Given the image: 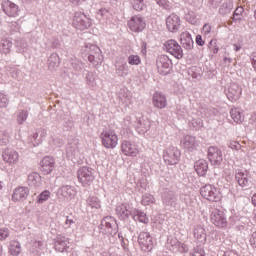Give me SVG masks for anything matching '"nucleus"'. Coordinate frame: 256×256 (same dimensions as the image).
Listing matches in <instances>:
<instances>
[{
    "instance_id": "1",
    "label": "nucleus",
    "mask_w": 256,
    "mask_h": 256,
    "mask_svg": "<svg viewBox=\"0 0 256 256\" xmlns=\"http://www.w3.org/2000/svg\"><path fill=\"white\" fill-rule=\"evenodd\" d=\"M100 139L102 141V145L106 149H115V147L119 145V136L117 135V132L112 129L103 130L100 134Z\"/></svg>"
},
{
    "instance_id": "2",
    "label": "nucleus",
    "mask_w": 256,
    "mask_h": 256,
    "mask_svg": "<svg viewBox=\"0 0 256 256\" xmlns=\"http://www.w3.org/2000/svg\"><path fill=\"white\" fill-rule=\"evenodd\" d=\"M73 25L76 29L85 31V29H89V27L93 25V19L83 12H75L73 16Z\"/></svg>"
},
{
    "instance_id": "3",
    "label": "nucleus",
    "mask_w": 256,
    "mask_h": 256,
    "mask_svg": "<svg viewBox=\"0 0 256 256\" xmlns=\"http://www.w3.org/2000/svg\"><path fill=\"white\" fill-rule=\"evenodd\" d=\"M235 179L239 187L244 189V191L253 188V180L251 179L249 171L241 169L236 170Z\"/></svg>"
},
{
    "instance_id": "4",
    "label": "nucleus",
    "mask_w": 256,
    "mask_h": 256,
    "mask_svg": "<svg viewBox=\"0 0 256 256\" xmlns=\"http://www.w3.org/2000/svg\"><path fill=\"white\" fill-rule=\"evenodd\" d=\"M77 177L83 187H89L95 181V170L89 167H82L78 170Z\"/></svg>"
},
{
    "instance_id": "5",
    "label": "nucleus",
    "mask_w": 256,
    "mask_h": 256,
    "mask_svg": "<svg viewBox=\"0 0 256 256\" xmlns=\"http://www.w3.org/2000/svg\"><path fill=\"white\" fill-rule=\"evenodd\" d=\"M181 159V151L175 146L166 148L163 152V160L167 165H177Z\"/></svg>"
},
{
    "instance_id": "6",
    "label": "nucleus",
    "mask_w": 256,
    "mask_h": 256,
    "mask_svg": "<svg viewBox=\"0 0 256 256\" xmlns=\"http://www.w3.org/2000/svg\"><path fill=\"white\" fill-rule=\"evenodd\" d=\"M200 195L208 201H219L221 199V193L215 186L208 184L200 189Z\"/></svg>"
},
{
    "instance_id": "7",
    "label": "nucleus",
    "mask_w": 256,
    "mask_h": 256,
    "mask_svg": "<svg viewBox=\"0 0 256 256\" xmlns=\"http://www.w3.org/2000/svg\"><path fill=\"white\" fill-rule=\"evenodd\" d=\"M156 66L160 75H167L171 71L173 62L167 55H160L156 59Z\"/></svg>"
},
{
    "instance_id": "8",
    "label": "nucleus",
    "mask_w": 256,
    "mask_h": 256,
    "mask_svg": "<svg viewBox=\"0 0 256 256\" xmlns=\"http://www.w3.org/2000/svg\"><path fill=\"white\" fill-rule=\"evenodd\" d=\"M101 229L106 235H115L117 233V220L113 216H106L101 221Z\"/></svg>"
},
{
    "instance_id": "9",
    "label": "nucleus",
    "mask_w": 256,
    "mask_h": 256,
    "mask_svg": "<svg viewBox=\"0 0 256 256\" xmlns=\"http://www.w3.org/2000/svg\"><path fill=\"white\" fill-rule=\"evenodd\" d=\"M164 47L167 53H170V55H173L176 59H183V48H181L177 40L171 39L166 41Z\"/></svg>"
},
{
    "instance_id": "10",
    "label": "nucleus",
    "mask_w": 256,
    "mask_h": 256,
    "mask_svg": "<svg viewBox=\"0 0 256 256\" xmlns=\"http://www.w3.org/2000/svg\"><path fill=\"white\" fill-rule=\"evenodd\" d=\"M138 243L141 250L145 253L153 251V237H151L149 232H140L138 235Z\"/></svg>"
},
{
    "instance_id": "11",
    "label": "nucleus",
    "mask_w": 256,
    "mask_h": 256,
    "mask_svg": "<svg viewBox=\"0 0 256 256\" xmlns=\"http://www.w3.org/2000/svg\"><path fill=\"white\" fill-rule=\"evenodd\" d=\"M210 221L216 227H227V217L225 216V213L219 209L212 210L210 215Z\"/></svg>"
},
{
    "instance_id": "12",
    "label": "nucleus",
    "mask_w": 256,
    "mask_h": 256,
    "mask_svg": "<svg viewBox=\"0 0 256 256\" xmlns=\"http://www.w3.org/2000/svg\"><path fill=\"white\" fill-rule=\"evenodd\" d=\"M128 27L130 31L134 33H141L147 27V23L145 22V18L141 17L140 15L133 16L128 21Z\"/></svg>"
},
{
    "instance_id": "13",
    "label": "nucleus",
    "mask_w": 256,
    "mask_h": 256,
    "mask_svg": "<svg viewBox=\"0 0 256 256\" xmlns=\"http://www.w3.org/2000/svg\"><path fill=\"white\" fill-rule=\"evenodd\" d=\"M134 211H135V208H131V206L128 203H122L116 207V215L122 221H127L129 217H133Z\"/></svg>"
},
{
    "instance_id": "14",
    "label": "nucleus",
    "mask_w": 256,
    "mask_h": 256,
    "mask_svg": "<svg viewBox=\"0 0 256 256\" xmlns=\"http://www.w3.org/2000/svg\"><path fill=\"white\" fill-rule=\"evenodd\" d=\"M208 159L212 165H220L223 161V152L215 146L208 148Z\"/></svg>"
},
{
    "instance_id": "15",
    "label": "nucleus",
    "mask_w": 256,
    "mask_h": 256,
    "mask_svg": "<svg viewBox=\"0 0 256 256\" xmlns=\"http://www.w3.org/2000/svg\"><path fill=\"white\" fill-rule=\"evenodd\" d=\"M181 145L186 151H189L192 153V151H197L199 148V141H197V138L195 136L186 135L181 140Z\"/></svg>"
},
{
    "instance_id": "16",
    "label": "nucleus",
    "mask_w": 256,
    "mask_h": 256,
    "mask_svg": "<svg viewBox=\"0 0 256 256\" xmlns=\"http://www.w3.org/2000/svg\"><path fill=\"white\" fill-rule=\"evenodd\" d=\"M166 27L170 33H177L181 27V18L176 14H171L166 18Z\"/></svg>"
},
{
    "instance_id": "17",
    "label": "nucleus",
    "mask_w": 256,
    "mask_h": 256,
    "mask_svg": "<svg viewBox=\"0 0 256 256\" xmlns=\"http://www.w3.org/2000/svg\"><path fill=\"white\" fill-rule=\"evenodd\" d=\"M121 150L127 157H137L139 155V149L134 143L124 140L121 144Z\"/></svg>"
},
{
    "instance_id": "18",
    "label": "nucleus",
    "mask_w": 256,
    "mask_h": 256,
    "mask_svg": "<svg viewBox=\"0 0 256 256\" xmlns=\"http://www.w3.org/2000/svg\"><path fill=\"white\" fill-rule=\"evenodd\" d=\"M3 161L9 165H15L19 161V152L13 148H6L2 153Z\"/></svg>"
},
{
    "instance_id": "19",
    "label": "nucleus",
    "mask_w": 256,
    "mask_h": 256,
    "mask_svg": "<svg viewBox=\"0 0 256 256\" xmlns=\"http://www.w3.org/2000/svg\"><path fill=\"white\" fill-rule=\"evenodd\" d=\"M226 97H228L229 101H238L241 97V87L237 83H232L226 90Z\"/></svg>"
},
{
    "instance_id": "20",
    "label": "nucleus",
    "mask_w": 256,
    "mask_h": 256,
    "mask_svg": "<svg viewBox=\"0 0 256 256\" xmlns=\"http://www.w3.org/2000/svg\"><path fill=\"white\" fill-rule=\"evenodd\" d=\"M134 127L140 135H145L151 129V121L148 118L142 117L134 123Z\"/></svg>"
},
{
    "instance_id": "21",
    "label": "nucleus",
    "mask_w": 256,
    "mask_h": 256,
    "mask_svg": "<svg viewBox=\"0 0 256 256\" xmlns=\"http://www.w3.org/2000/svg\"><path fill=\"white\" fill-rule=\"evenodd\" d=\"M168 245H170V250L174 253H187L189 251L187 245L181 243L177 238H169Z\"/></svg>"
},
{
    "instance_id": "22",
    "label": "nucleus",
    "mask_w": 256,
    "mask_h": 256,
    "mask_svg": "<svg viewBox=\"0 0 256 256\" xmlns=\"http://www.w3.org/2000/svg\"><path fill=\"white\" fill-rule=\"evenodd\" d=\"M41 171L44 175H49L55 169V160L49 156L44 157L41 162Z\"/></svg>"
},
{
    "instance_id": "23",
    "label": "nucleus",
    "mask_w": 256,
    "mask_h": 256,
    "mask_svg": "<svg viewBox=\"0 0 256 256\" xmlns=\"http://www.w3.org/2000/svg\"><path fill=\"white\" fill-rule=\"evenodd\" d=\"M162 203L165 207H177V194L173 191H166L162 194Z\"/></svg>"
},
{
    "instance_id": "24",
    "label": "nucleus",
    "mask_w": 256,
    "mask_h": 256,
    "mask_svg": "<svg viewBox=\"0 0 256 256\" xmlns=\"http://www.w3.org/2000/svg\"><path fill=\"white\" fill-rule=\"evenodd\" d=\"M77 195V190L73 186L64 185L58 189V196L62 199H73Z\"/></svg>"
},
{
    "instance_id": "25",
    "label": "nucleus",
    "mask_w": 256,
    "mask_h": 256,
    "mask_svg": "<svg viewBox=\"0 0 256 256\" xmlns=\"http://www.w3.org/2000/svg\"><path fill=\"white\" fill-rule=\"evenodd\" d=\"M28 196H29V188L20 186L14 190L12 194V201L16 203L19 201H25V199H27Z\"/></svg>"
},
{
    "instance_id": "26",
    "label": "nucleus",
    "mask_w": 256,
    "mask_h": 256,
    "mask_svg": "<svg viewBox=\"0 0 256 256\" xmlns=\"http://www.w3.org/2000/svg\"><path fill=\"white\" fill-rule=\"evenodd\" d=\"M153 105L157 109H165L167 107V97L161 92H156L153 95Z\"/></svg>"
},
{
    "instance_id": "27",
    "label": "nucleus",
    "mask_w": 256,
    "mask_h": 256,
    "mask_svg": "<svg viewBox=\"0 0 256 256\" xmlns=\"http://www.w3.org/2000/svg\"><path fill=\"white\" fill-rule=\"evenodd\" d=\"M27 183L31 189H39L41 187V175L37 172H32L28 175Z\"/></svg>"
},
{
    "instance_id": "28",
    "label": "nucleus",
    "mask_w": 256,
    "mask_h": 256,
    "mask_svg": "<svg viewBox=\"0 0 256 256\" xmlns=\"http://www.w3.org/2000/svg\"><path fill=\"white\" fill-rule=\"evenodd\" d=\"M194 169L200 177H205V175H207V171H209V164L205 160L201 159L195 162Z\"/></svg>"
},
{
    "instance_id": "29",
    "label": "nucleus",
    "mask_w": 256,
    "mask_h": 256,
    "mask_svg": "<svg viewBox=\"0 0 256 256\" xmlns=\"http://www.w3.org/2000/svg\"><path fill=\"white\" fill-rule=\"evenodd\" d=\"M180 43L183 48L190 51V49L193 48V38L191 37V34L189 32H182L180 34Z\"/></svg>"
},
{
    "instance_id": "30",
    "label": "nucleus",
    "mask_w": 256,
    "mask_h": 256,
    "mask_svg": "<svg viewBox=\"0 0 256 256\" xmlns=\"http://www.w3.org/2000/svg\"><path fill=\"white\" fill-rule=\"evenodd\" d=\"M193 235L199 243H205L207 241V232H205V228H203V226H196L194 228Z\"/></svg>"
},
{
    "instance_id": "31",
    "label": "nucleus",
    "mask_w": 256,
    "mask_h": 256,
    "mask_svg": "<svg viewBox=\"0 0 256 256\" xmlns=\"http://www.w3.org/2000/svg\"><path fill=\"white\" fill-rule=\"evenodd\" d=\"M3 11L8 15V17H17V15H19V6L15 3L7 2Z\"/></svg>"
},
{
    "instance_id": "32",
    "label": "nucleus",
    "mask_w": 256,
    "mask_h": 256,
    "mask_svg": "<svg viewBox=\"0 0 256 256\" xmlns=\"http://www.w3.org/2000/svg\"><path fill=\"white\" fill-rule=\"evenodd\" d=\"M132 217H133L134 221H139L140 223H144L145 225H147V223H149V218L147 217V214H145L144 212H142L139 209L134 208Z\"/></svg>"
},
{
    "instance_id": "33",
    "label": "nucleus",
    "mask_w": 256,
    "mask_h": 256,
    "mask_svg": "<svg viewBox=\"0 0 256 256\" xmlns=\"http://www.w3.org/2000/svg\"><path fill=\"white\" fill-rule=\"evenodd\" d=\"M60 63L61 59L59 58V54L57 53H52L48 58V67L50 70L57 69Z\"/></svg>"
},
{
    "instance_id": "34",
    "label": "nucleus",
    "mask_w": 256,
    "mask_h": 256,
    "mask_svg": "<svg viewBox=\"0 0 256 256\" xmlns=\"http://www.w3.org/2000/svg\"><path fill=\"white\" fill-rule=\"evenodd\" d=\"M9 253L12 256L21 255V243H19V241H17V240L10 241Z\"/></svg>"
},
{
    "instance_id": "35",
    "label": "nucleus",
    "mask_w": 256,
    "mask_h": 256,
    "mask_svg": "<svg viewBox=\"0 0 256 256\" xmlns=\"http://www.w3.org/2000/svg\"><path fill=\"white\" fill-rule=\"evenodd\" d=\"M180 201L185 204L186 207H195L196 199L191 194H181Z\"/></svg>"
},
{
    "instance_id": "36",
    "label": "nucleus",
    "mask_w": 256,
    "mask_h": 256,
    "mask_svg": "<svg viewBox=\"0 0 256 256\" xmlns=\"http://www.w3.org/2000/svg\"><path fill=\"white\" fill-rule=\"evenodd\" d=\"M116 73L118 77H127L129 75V65L127 63L116 65Z\"/></svg>"
},
{
    "instance_id": "37",
    "label": "nucleus",
    "mask_w": 256,
    "mask_h": 256,
    "mask_svg": "<svg viewBox=\"0 0 256 256\" xmlns=\"http://www.w3.org/2000/svg\"><path fill=\"white\" fill-rule=\"evenodd\" d=\"M87 206L92 209H99L101 207V200L97 196H89L87 199Z\"/></svg>"
},
{
    "instance_id": "38",
    "label": "nucleus",
    "mask_w": 256,
    "mask_h": 256,
    "mask_svg": "<svg viewBox=\"0 0 256 256\" xmlns=\"http://www.w3.org/2000/svg\"><path fill=\"white\" fill-rule=\"evenodd\" d=\"M11 47H13V42L9 39H3L0 45V49L2 53L5 55H8V53H11Z\"/></svg>"
},
{
    "instance_id": "39",
    "label": "nucleus",
    "mask_w": 256,
    "mask_h": 256,
    "mask_svg": "<svg viewBox=\"0 0 256 256\" xmlns=\"http://www.w3.org/2000/svg\"><path fill=\"white\" fill-rule=\"evenodd\" d=\"M230 115L235 123L243 122V114H241V110L238 108H233L230 111Z\"/></svg>"
},
{
    "instance_id": "40",
    "label": "nucleus",
    "mask_w": 256,
    "mask_h": 256,
    "mask_svg": "<svg viewBox=\"0 0 256 256\" xmlns=\"http://www.w3.org/2000/svg\"><path fill=\"white\" fill-rule=\"evenodd\" d=\"M88 61L93 65V67H98L103 63V54L88 55Z\"/></svg>"
},
{
    "instance_id": "41",
    "label": "nucleus",
    "mask_w": 256,
    "mask_h": 256,
    "mask_svg": "<svg viewBox=\"0 0 256 256\" xmlns=\"http://www.w3.org/2000/svg\"><path fill=\"white\" fill-rule=\"evenodd\" d=\"M72 65V69L75 71V74H79L81 73V71H83V69H85V63L81 62L78 59H75L71 62Z\"/></svg>"
},
{
    "instance_id": "42",
    "label": "nucleus",
    "mask_w": 256,
    "mask_h": 256,
    "mask_svg": "<svg viewBox=\"0 0 256 256\" xmlns=\"http://www.w3.org/2000/svg\"><path fill=\"white\" fill-rule=\"evenodd\" d=\"M27 117H29V111L27 110H19L17 113V123L18 125H23L27 121Z\"/></svg>"
},
{
    "instance_id": "43",
    "label": "nucleus",
    "mask_w": 256,
    "mask_h": 256,
    "mask_svg": "<svg viewBox=\"0 0 256 256\" xmlns=\"http://www.w3.org/2000/svg\"><path fill=\"white\" fill-rule=\"evenodd\" d=\"M50 197H51V192L49 190H44L42 193H40L37 196V203L41 205L46 201H49Z\"/></svg>"
},
{
    "instance_id": "44",
    "label": "nucleus",
    "mask_w": 256,
    "mask_h": 256,
    "mask_svg": "<svg viewBox=\"0 0 256 256\" xmlns=\"http://www.w3.org/2000/svg\"><path fill=\"white\" fill-rule=\"evenodd\" d=\"M66 153L69 157H77L79 155V148L77 147V144H69Z\"/></svg>"
},
{
    "instance_id": "45",
    "label": "nucleus",
    "mask_w": 256,
    "mask_h": 256,
    "mask_svg": "<svg viewBox=\"0 0 256 256\" xmlns=\"http://www.w3.org/2000/svg\"><path fill=\"white\" fill-rule=\"evenodd\" d=\"M135 11H143L145 9V0H130Z\"/></svg>"
},
{
    "instance_id": "46",
    "label": "nucleus",
    "mask_w": 256,
    "mask_h": 256,
    "mask_svg": "<svg viewBox=\"0 0 256 256\" xmlns=\"http://www.w3.org/2000/svg\"><path fill=\"white\" fill-rule=\"evenodd\" d=\"M190 123L192 127H194V129H201V127H203V120L201 118H198L197 115H194L192 117Z\"/></svg>"
},
{
    "instance_id": "47",
    "label": "nucleus",
    "mask_w": 256,
    "mask_h": 256,
    "mask_svg": "<svg viewBox=\"0 0 256 256\" xmlns=\"http://www.w3.org/2000/svg\"><path fill=\"white\" fill-rule=\"evenodd\" d=\"M185 19L186 21H188V23H191L192 25H195V23H197V15L192 10H188L185 15Z\"/></svg>"
},
{
    "instance_id": "48",
    "label": "nucleus",
    "mask_w": 256,
    "mask_h": 256,
    "mask_svg": "<svg viewBox=\"0 0 256 256\" xmlns=\"http://www.w3.org/2000/svg\"><path fill=\"white\" fill-rule=\"evenodd\" d=\"M141 203L142 205H151V203H155V197L151 194H144Z\"/></svg>"
},
{
    "instance_id": "49",
    "label": "nucleus",
    "mask_w": 256,
    "mask_h": 256,
    "mask_svg": "<svg viewBox=\"0 0 256 256\" xmlns=\"http://www.w3.org/2000/svg\"><path fill=\"white\" fill-rule=\"evenodd\" d=\"M129 65H141V58L139 55H130L128 57Z\"/></svg>"
},
{
    "instance_id": "50",
    "label": "nucleus",
    "mask_w": 256,
    "mask_h": 256,
    "mask_svg": "<svg viewBox=\"0 0 256 256\" xmlns=\"http://www.w3.org/2000/svg\"><path fill=\"white\" fill-rule=\"evenodd\" d=\"M88 55H101V48H99L97 45L90 44Z\"/></svg>"
},
{
    "instance_id": "51",
    "label": "nucleus",
    "mask_w": 256,
    "mask_h": 256,
    "mask_svg": "<svg viewBox=\"0 0 256 256\" xmlns=\"http://www.w3.org/2000/svg\"><path fill=\"white\" fill-rule=\"evenodd\" d=\"M7 105H9V98L0 92V108L7 107Z\"/></svg>"
},
{
    "instance_id": "52",
    "label": "nucleus",
    "mask_w": 256,
    "mask_h": 256,
    "mask_svg": "<svg viewBox=\"0 0 256 256\" xmlns=\"http://www.w3.org/2000/svg\"><path fill=\"white\" fill-rule=\"evenodd\" d=\"M232 6L229 3H224L221 8L219 9V12L221 13V15H225L227 13H229V11H231Z\"/></svg>"
},
{
    "instance_id": "53",
    "label": "nucleus",
    "mask_w": 256,
    "mask_h": 256,
    "mask_svg": "<svg viewBox=\"0 0 256 256\" xmlns=\"http://www.w3.org/2000/svg\"><path fill=\"white\" fill-rule=\"evenodd\" d=\"M190 256H205V250H203V248L200 247L194 248Z\"/></svg>"
},
{
    "instance_id": "54",
    "label": "nucleus",
    "mask_w": 256,
    "mask_h": 256,
    "mask_svg": "<svg viewBox=\"0 0 256 256\" xmlns=\"http://www.w3.org/2000/svg\"><path fill=\"white\" fill-rule=\"evenodd\" d=\"M156 3L159 7H163V9H171V4L167 0H156Z\"/></svg>"
},
{
    "instance_id": "55",
    "label": "nucleus",
    "mask_w": 256,
    "mask_h": 256,
    "mask_svg": "<svg viewBox=\"0 0 256 256\" xmlns=\"http://www.w3.org/2000/svg\"><path fill=\"white\" fill-rule=\"evenodd\" d=\"M9 237L8 228H0V241H5Z\"/></svg>"
},
{
    "instance_id": "56",
    "label": "nucleus",
    "mask_w": 256,
    "mask_h": 256,
    "mask_svg": "<svg viewBox=\"0 0 256 256\" xmlns=\"http://www.w3.org/2000/svg\"><path fill=\"white\" fill-rule=\"evenodd\" d=\"M50 144L54 147H62L63 146V140L61 138H52L50 140Z\"/></svg>"
},
{
    "instance_id": "57",
    "label": "nucleus",
    "mask_w": 256,
    "mask_h": 256,
    "mask_svg": "<svg viewBox=\"0 0 256 256\" xmlns=\"http://www.w3.org/2000/svg\"><path fill=\"white\" fill-rule=\"evenodd\" d=\"M228 147L234 151H239V149H241V144L237 141H230Z\"/></svg>"
},
{
    "instance_id": "58",
    "label": "nucleus",
    "mask_w": 256,
    "mask_h": 256,
    "mask_svg": "<svg viewBox=\"0 0 256 256\" xmlns=\"http://www.w3.org/2000/svg\"><path fill=\"white\" fill-rule=\"evenodd\" d=\"M30 139H31V143L34 147H37V145H39L40 142H39V140H37V139H39V133H37V132L33 133L31 135Z\"/></svg>"
},
{
    "instance_id": "59",
    "label": "nucleus",
    "mask_w": 256,
    "mask_h": 256,
    "mask_svg": "<svg viewBox=\"0 0 256 256\" xmlns=\"http://www.w3.org/2000/svg\"><path fill=\"white\" fill-rule=\"evenodd\" d=\"M222 1L223 0H209L208 5H210V7H212V9H217V7H219V5H221Z\"/></svg>"
},
{
    "instance_id": "60",
    "label": "nucleus",
    "mask_w": 256,
    "mask_h": 256,
    "mask_svg": "<svg viewBox=\"0 0 256 256\" xmlns=\"http://www.w3.org/2000/svg\"><path fill=\"white\" fill-rule=\"evenodd\" d=\"M216 45V41L215 40H211L210 41V49L211 51L215 54V53H219V47L215 46Z\"/></svg>"
},
{
    "instance_id": "61",
    "label": "nucleus",
    "mask_w": 256,
    "mask_h": 256,
    "mask_svg": "<svg viewBox=\"0 0 256 256\" xmlns=\"http://www.w3.org/2000/svg\"><path fill=\"white\" fill-rule=\"evenodd\" d=\"M211 29V25L205 24L202 28V32L204 35H209V33H211Z\"/></svg>"
},
{
    "instance_id": "62",
    "label": "nucleus",
    "mask_w": 256,
    "mask_h": 256,
    "mask_svg": "<svg viewBox=\"0 0 256 256\" xmlns=\"http://www.w3.org/2000/svg\"><path fill=\"white\" fill-rule=\"evenodd\" d=\"M65 225H66V228H71L73 227V225H75V221L69 217L66 218V221H65Z\"/></svg>"
},
{
    "instance_id": "63",
    "label": "nucleus",
    "mask_w": 256,
    "mask_h": 256,
    "mask_svg": "<svg viewBox=\"0 0 256 256\" xmlns=\"http://www.w3.org/2000/svg\"><path fill=\"white\" fill-rule=\"evenodd\" d=\"M250 244L252 247L256 248V231H254L250 236Z\"/></svg>"
},
{
    "instance_id": "64",
    "label": "nucleus",
    "mask_w": 256,
    "mask_h": 256,
    "mask_svg": "<svg viewBox=\"0 0 256 256\" xmlns=\"http://www.w3.org/2000/svg\"><path fill=\"white\" fill-rule=\"evenodd\" d=\"M196 43L200 47H203L205 45V41H203V37H201V35L196 36Z\"/></svg>"
}]
</instances>
